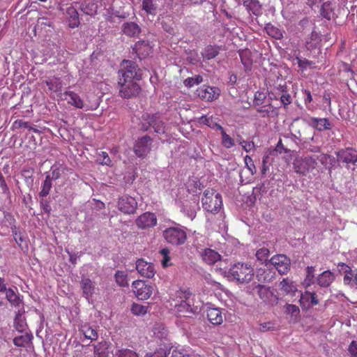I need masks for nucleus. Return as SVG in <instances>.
I'll return each instance as SVG.
<instances>
[{
	"label": "nucleus",
	"instance_id": "nucleus-46",
	"mask_svg": "<svg viewBox=\"0 0 357 357\" xmlns=\"http://www.w3.org/2000/svg\"><path fill=\"white\" fill-rule=\"evenodd\" d=\"M203 78L201 75H197L195 77H188L183 81V84L188 88L192 87L195 85H197L202 83Z\"/></svg>",
	"mask_w": 357,
	"mask_h": 357
},
{
	"label": "nucleus",
	"instance_id": "nucleus-41",
	"mask_svg": "<svg viewBox=\"0 0 357 357\" xmlns=\"http://www.w3.org/2000/svg\"><path fill=\"white\" fill-rule=\"evenodd\" d=\"M287 314L291 317V319L295 321L300 314L299 307L293 304H287L284 306Z\"/></svg>",
	"mask_w": 357,
	"mask_h": 357
},
{
	"label": "nucleus",
	"instance_id": "nucleus-57",
	"mask_svg": "<svg viewBox=\"0 0 357 357\" xmlns=\"http://www.w3.org/2000/svg\"><path fill=\"white\" fill-rule=\"evenodd\" d=\"M142 9L148 14H153L155 10V7L153 3V0H143Z\"/></svg>",
	"mask_w": 357,
	"mask_h": 357
},
{
	"label": "nucleus",
	"instance_id": "nucleus-13",
	"mask_svg": "<svg viewBox=\"0 0 357 357\" xmlns=\"http://www.w3.org/2000/svg\"><path fill=\"white\" fill-rule=\"evenodd\" d=\"M337 160L346 164L357 162V151L353 148H346L336 152Z\"/></svg>",
	"mask_w": 357,
	"mask_h": 357
},
{
	"label": "nucleus",
	"instance_id": "nucleus-40",
	"mask_svg": "<svg viewBox=\"0 0 357 357\" xmlns=\"http://www.w3.org/2000/svg\"><path fill=\"white\" fill-rule=\"evenodd\" d=\"M344 272L346 274L344 277V282L349 284L353 281L357 285V271H352L350 267L346 266Z\"/></svg>",
	"mask_w": 357,
	"mask_h": 357
},
{
	"label": "nucleus",
	"instance_id": "nucleus-4",
	"mask_svg": "<svg viewBox=\"0 0 357 357\" xmlns=\"http://www.w3.org/2000/svg\"><path fill=\"white\" fill-rule=\"evenodd\" d=\"M119 74V79H125L126 81L140 80L142 78V70L135 62L130 60L122 61Z\"/></svg>",
	"mask_w": 357,
	"mask_h": 357
},
{
	"label": "nucleus",
	"instance_id": "nucleus-5",
	"mask_svg": "<svg viewBox=\"0 0 357 357\" xmlns=\"http://www.w3.org/2000/svg\"><path fill=\"white\" fill-rule=\"evenodd\" d=\"M317 158L311 155L298 157L294 162V167L296 173L306 174L314 169L317 165Z\"/></svg>",
	"mask_w": 357,
	"mask_h": 357
},
{
	"label": "nucleus",
	"instance_id": "nucleus-63",
	"mask_svg": "<svg viewBox=\"0 0 357 357\" xmlns=\"http://www.w3.org/2000/svg\"><path fill=\"white\" fill-rule=\"evenodd\" d=\"M171 357H199L197 354H188L178 350H173Z\"/></svg>",
	"mask_w": 357,
	"mask_h": 357
},
{
	"label": "nucleus",
	"instance_id": "nucleus-37",
	"mask_svg": "<svg viewBox=\"0 0 357 357\" xmlns=\"http://www.w3.org/2000/svg\"><path fill=\"white\" fill-rule=\"evenodd\" d=\"M48 89L52 92H58L61 90V82L59 78L53 77L44 82Z\"/></svg>",
	"mask_w": 357,
	"mask_h": 357
},
{
	"label": "nucleus",
	"instance_id": "nucleus-8",
	"mask_svg": "<svg viewBox=\"0 0 357 357\" xmlns=\"http://www.w3.org/2000/svg\"><path fill=\"white\" fill-rule=\"evenodd\" d=\"M163 235L167 242L174 245L183 244L186 240L185 232L178 227H170L165 229Z\"/></svg>",
	"mask_w": 357,
	"mask_h": 357
},
{
	"label": "nucleus",
	"instance_id": "nucleus-53",
	"mask_svg": "<svg viewBox=\"0 0 357 357\" xmlns=\"http://www.w3.org/2000/svg\"><path fill=\"white\" fill-rule=\"evenodd\" d=\"M244 162L245 167L249 170L250 174L252 175H255L257 173V169L252 158L249 155H245V157L244 158Z\"/></svg>",
	"mask_w": 357,
	"mask_h": 357
},
{
	"label": "nucleus",
	"instance_id": "nucleus-20",
	"mask_svg": "<svg viewBox=\"0 0 357 357\" xmlns=\"http://www.w3.org/2000/svg\"><path fill=\"white\" fill-rule=\"evenodd\" d=\"M256 278L261 282H269L275 278V272L267 268H260L257 270Z\"/></svg>",
	"mask_w": 357,
	"mask_h": 357
},
{
	"label": "nucleus",
	"instance_id": "nucleus-27",
	"mask_svg": "<svg viewBox=\"0 0 357 357\" xmlns=\"http://www.w3.org/2000/svg\"><path fill=\"white\" fill-rule=\"evenodd\" d=\"M238 54L245 70H250L252 65V52L248 49L240 50Z\"/></svg>",
	"mask_w": 357,
	"mask_h": 357
},
{
	"label": "nucleus",
	"instance_id": "nucleus-7",
	"mask_svg": "<svg viewBox=\"0 0 357 357\" xmlns=\"http://www.w3.org/2000/svg\"><path fill=\"white\" fill-rule=\"evenodd\" d=\"M152 143L153 139L149 135L138 138L133 146L135 154L142 158L146 157L151 150Z\"/></svg>",
	"mask_w": 357,
	"mask_h": 357
},
{
	"label": "nucleus",
	"instance_id": "nucleus-39",
	"mask_svg": "<svg viewBox=\"0 0 357 357\" xmlns=\"http://www.w3.org/2000/svg\"><path fill=\"white\" fill-rule=\"evenodd\" d=\"M136 223H157V218L155 213L146 212L139 216Z\"/></svg>",
	"mask_w": 357,
	"mask_h": 357
},
{
	"label": "nucleus",
	"instance_id": "nucleus-64",
	"mask_svg": "<svg viewBox=\"0 0 357 357\" xmlns=\"http://www.w3.org/2000/svg\"><path fill=\"white\" fill-rule=\"evenodd\" d=\"M146 357H167V354L165 349H160L154 353L146 354Z\"/></svg>",
	"mask_w": 357,
	"mask_h": 357
},
{
	"label": "nucleus",
	"instance_id": "nucleus-45",
	"mask_svg": "<svg viewBox=\"0 0 357 357\" xmlns=\"http://www.w3.org/2000/svg\"><path fill=\"white\" fill-rule=\"evenodd\" d=\"M96 161L102 165L112 166V162L108 153L105 151H101L98 154Z\"/></svg>",
	"mask_w": 357,
	"mask_h": 357
},
{
	"label": "nucleus",
	"instance_id": "nucleus-21",
	"mask_svg": "<svg viewBox=\"0 0 357 357\" xmlns=\"http://www.w3.org/2000/svg\"><path fill=\"white\" fill-rule=\"evenodd\" d=\"M122 32L128 37L138 36L141 32L140 26L135 22H125L122 25Z\"/></svg>",
	"mask_w": 357,
	"mask_h": 357
},
{
	"label": "nucleus",
	"instance_id": "nucleus-48",
	"mask_svg": "<svg viewBox=\"0 0 357 357\" xmlns=\"http://www.w3.org/2000/svg\"><path fill=\"white\" fill-rule=\"evenodd\" d=\"M314 266H307L306 268V278L305 279V284L306 286H310L314 282Z\"/></svg>",
	"mask_w": 357,
	"mask_h": 357
},
{
	"label": "nucleus",
	"instance_id": "nucleus-22",
	"mask_svg": "<svg viewBox=\"0 0 357 357\" xmlns=\"http://www.w3.org/2000/svg\"><path fill=\"white\" fill-rule=\"evenodd\" d=\"M80 287L82 289L83 296L86 299H89L94 294L95 286L89 278H82L80 282Z\"/></svg>",
	"mask_w": 357,
	"mask_h": 357
},
{
	"label": "nucleus",
	"instance_id": "nucleus-31",
	"mask_svg": "<svg viewBox=\"0 0 357 357\" xmlns=\"http://www.w3.org/2000/svg\"><path fill=\"white\" fill-rule=\"evenodd\" d=\"M4 292L6 293V298L7 301L12 306H20V304L22 303V299L18 294L11 288H7Z\"/></svg>",
	"mask_w": 357,
	"mask_h": 357
},
{
	"label": "nucleus",
	"instance_id": "nucleus-23",
	"mask_svg": "<svg viewBox=\"0 0 357 357\" xmlns=\"http://www.w3.org/2000/svg\"><path fill=\"white\" fill-rule=\"evenodd\" d=\"M287 91H288L287 82L282 79H278L277 82H275V84L273 86V87L271 89V91H270V98L278 100V95Z\"/></svg>",
	"mask_w": 357,
	"mask_h": 357
},
{
	"label": "nucleus",
	"instance_id": "nucleus-3",
	"mask_svg": "<svg viewBox=\"0 0 357 357\" xmlns=\"http://www.w3.org/2000/svg\"><path fill=\"white\" fill-rule=\"evenodd\" d=\"M254 276V268L248 263H236L233 264L228 271V277L239 283H248Z\"/></svg>",
	"mask_w": 357,
	"mask_h": 357
},
{
	"label": "nucleus",
	"instance_id": "nucleus-26",
	"mask_svg": "<svg viewBox=\"0 0 357 357\" xmlns=\"http://www.w3.org/2000/svg\"><path fill=\"white\" fill-rule=\"evenodd\" d=\"M255 289L259 298L264 302H269L274 296L271 287L262 284L256 286Z\"/></svg>",
	"mask_w": 357,
	"mask_h": 357
},
{
	"label": "nucleus",
	"instance_id": "nucleus-6",
	"mask_svg": "<svg viewBox=\"0 0 357 357\" xmlns=\"http://www.w3.org/2000/svg\"><path fill=\"white\" fill-rule=\"evenodd\" d=\"M119 95L121 98L130 99L136 97L141 91L140 86L135 81L119 79L118 82Z\"/></svg>",
	"mask_w": 357,
	"mask_h": 357
},
{
	"label": "nucleus",
	"instance_id": "nucleus-62",
	"mask_svg": "<svg viewBox=\"0 0 357 357\" xmlns=\"http://www.w3.org/2000/svg\"><path fill=\"white\" fill-rule=\"evenodd\" d=\"M239 144L241 145L243 149L246 152H250L251 150L254 149L255 147V143L253 142H248L244 139H242V142H239Z\"/></svg>",
	"mask_w": 357,
	"mask_h": 357
},
{
	"label": "nucleus",
	"instance_id": "nucleus-17",
	"mask_svg": "<svg viewBox=\"0 0 357 357\" xmlns=\"http://www.w3.org/2000/svg\"><path fill=\"white\" fill-rule=\"evenodd\" d=\"M206 316L212 324L220 325L223 322L222 313L218 307H208L206 309Z\"/></svg>",
	"mask_w": 357,
	"mask_h": 357
},
{
	"label": "nucleus",
	"instance_id": "nucleus-59",
	"mask_svg": "<svg viewBox=\"0 0 357 357\" xmlns=\"http://www.w3.org/2000/svg\"><path fill=\"white\" fill-rule=\"evenodd\" d=\"M270 166V154L266 153L262 158V167L261 169V173L262 175H265L266 172L269 170Z\"/></svg>",
	"mask_w": 357,
	"mask_h": 357
},
{
	"label": "nucleus",
	"instance_id": "nucleus-1",
	"mask_svg": "<svg viewBox=\"0 0 357 357\" xmlns=\"http://www.w3.org/2000/svg\"><path fill=\"white\" fill-rule=\"evenodd\" d=\"M202 204L205 211L216 214L222 208V195L213 188H207L203 192Z\"/></svg>",
	"mask_w": 357,
	"mask_h": 357
},
{
	"label": "nucleus",
	"instance_id": "nucleus-55",
	"mask_svg": "<svg viewBox=\"0 0 357 357\" xmlns=\"http://www.w3.org/2000/svg\"><path fill=\"white\" fill-rule=\"evenodd\" d=\"M257 112L261 114L262 117H269L271 114L274 112L273 107L271 104L266 105L260 107Z\"/></svg>",
	"mask_w": 357,
	"mask_h": 357
},
{
	"label": "nucleus",
	"instance_id": "nucleus-2",
	"mask_svg": "<svg viewBox=\"0 0 357 357\" xmlns=\"http://www.w3.org/2000/svg\"><path fill=\"white\" fill-rule=\"evenodd\" d=\"M171 305L176 312L183 313L184 316H186L185 314L195 312L191 294L186 291H177Z\"/></svg>",
	"mask_w": 357,
	"mask_h": 357
},
{
	"label": "nucleus",
	"instance_id": "nucleus-36",
	"mask_svg": "<svg viewBox=\"0 0 357 357\" xmlns=\"http://www.w3.org/2000/svg\"><path fill=\"white\" fill-rule=\"evenodd\" d=\"M153 333L155 338L160 340L161 342L165 340L168 335L167 330L162 325H155L153 327Z\"/></svg>",
	"mask_w": 357,
	"mask_h": 357
},
{
	"label": "nucleus",
	"instance_id": "nucleus-51",
	"mask_svg": "<svg viewBox=\"0 0 357 357\" xmlns=\"http://www.w3.org/2000/svg\"><path fill=\"white\" fill-rule=\"evenodd\" d=\"M115 355L117 357H139L136 352L128 349H119L116 351Z\"/></svg>",
	"mask_w": 357,
	"mask_h": 357
},
{
	"label": "nucleus",
	"instance_id": "nucleus-30",
	"mask_svg": "<svg viewBox=\"0 0 357 357\" xmlns=\"http://www.w3.org/2000/svg\"><path fill=\"white\" fill-rule=\"evenodd\" d=\"M280 289L286 294H294L297 291L296 284L290 279H283L280 283Z\"/></svg>",
	"mask_w": 357,
	"mask_h": 357
},
{
	"label": "nucleus",
	"instance_id": "nucleus-54",
	"mask_svg": "<svg viewBox=\"0 0 357 357\" xmlns=\"http://www.w3.org/2000/svg\"><path fill=\"white\" fill-rule=\"evenodd\" d=\"M278 99H280V102L284 107L290 105L292 102V98L288 91L278 95Z\"/></svg>",
	"mask_w": 357,
	"mask_h": 357
},
{
	"label": "nucleus",
	"instance_id": "nucleus-24",
	"mask_svg": "<svg viewBox=\"0 0 357 357\" xmlns=\"http://www.w3.org/2000/svg\"><path fill=\"white\" fill-rule=\"evenodd\" d=\"M335 277L330 271H324L317 278V284L321 287H328L333 282Z\"/></svg>",
	"mask_w": 357,
	"mask_h": 357
},
{
	"label": "nucleus",
	"instance_id": "nucleus-49",
	"mask_svg": "<svg viewBox=\"0 0 357 357\" xmlns=\"http://www.w3.org/2000/svg\"><path fill=\"white\" fill-rule=\"evenodd\" d=\"M148 307L138 303H133L131 311L135 315H144L147 312Z\"/></svg>",
	"mask_w": 357,
	"mask_h": 357
},
{
	"label": "nucleus",
	"instance_id": "nucleus-19",
	"mask_svg": "<svg viewBox=\"0 0 357 357\" xmlns=\"http://www.w3.org/2000/svg\"><path fill=\"white\" fill-rule=\"evenodd\" d=\"M151 49L149 44L144 40L137 42L133 47V51L139 59H144L149 56Z\"/></svg>",
	"mask_w": 357,
	"mask_h": 357
},
{
	"label": "nucleus",
	"instance_id": "nucleus-50",
	"mask_svg": "<svg viewBox=\"0 0 357 357\" xmlns=\"http://www.w3.org/2000/svg\"><path fill=\"white\" fill-rule=\"evenodd\" d=\"M160 254L162 256V259L161 260L162 265L164 268L170 266L172 264L169 263L170 257H169V250L168 248H162L160 251Z\"/></svg>",
	"mask_w": 357,
	"mask_h": 357
},
{
	"label": "nucleus",
	"instance_id": "nucleus-42",
	"mask_svg": "<svg viewBox=\"0 0 357 357\" xmlns=\"http://www.w3.org/2000/svg\"><path fill=\"white\" fill-rule=\"evenodd\" d=\"M52 187V181L50 179L49 176H45V181L43 183L41 190L39 192V195L41 197H45L47 196L50 192V190Z\"/></svg>",
	"mask_w": 357,
	"mask_h": 357
},
{
	"label": "nucleus",
	"instance_id": "nucleus-52",
	"mask_svg": "<svg viewBox=\"0 0 357 357\" xmlns=\"http://www.w3.org/2000/svg\"><path fill=\"white\" fill-rule=\"evenodd\" d=\"M61 173L62 171L61 170V169L59 167H56L55 165H54L53 167H51L50 172L47 173L46 176H49L50 179L51 181H55L61 177Z\"/></svg>",
	"mask_w": 357,
	"mask_h": 357
},
{
	"label": "nucleus",
	"instance_id": "nucleus-47",
	"mask_svg": "<svg viewBox=\"0 0 357 357\" xmlns=\"http://www.w3.org/2000/svg\"><path fill=\"white\" fill-rule=\"evenodd\" d=\"M116 282L121 287H126L128 285L127 274L123 271H118L115 274Z\"/></svg>",
	"mask_w": 357,
	"mask_h": 357
},
{
	"label": "nucleus",
	"instance_id": "nucleus-12",
	"mask_svg": "<svg viewBox=\"0 0 357 357\" xmlns=\"http://www.w3.org/2000/svg\"><path fill=\"white\" fill-rule=\"evenodd\" d=\"M137 202L133 197L123 195L119 198L118 202L119 209L126 214H132L137 208Z\"/></svg>",
	"mask_w": 357,
	"mask_h": 357
},
{
	"label": "nucleus",
	"instance_id": "nucleus-14",
	"mask_svg": "<svg viewBox=\"0 0 357 357\" xmlns=\"http://www.w3.org/2000/svg\"><path fill=\"white\" fill-rule=\"evenodd\" d=\"M136 269L141 276L151 278L155 275L154 266L148 263L142 259H138L136 262Z\"/></svg>",
	"mask_w": 357,
	"mask_h": 357
},
{
	"label": "nucleus",
	"instance_id": "nucleus-18",
	"mask_svg": "<svg viewBox=\"0 0 357 357\" xmlns=\"http://www.w3.org/2000/svg\"><path fill=\"white\" fill-rule=\"evenodd\" d=\"M309 125L319 131L331 128V123L326 118L311 117L309 120Z\"/></svg>",
	"mask_w": 357,
	"mask_h": 357
},
{
	"label": "nucleus",
	"instance_id": "nucleus-25",
	"mask_svg": "<svg viewBox=\"0 0 357 357\" xmlns=\"http://www.w3.org/2000/svg\"><path fill=\"white\" fill-rule=\"evenodd\" d=\"M80 9L84 14L92 16L97 13L98 5L94 0H85L81 3Z\"/></svg>",
	"mask_w": 357,
	"mask_h": 357
},
{
	"label": "nucleus",
	"instance_id": "nucleus-9",
	"mask_svg": "<svg viewBox=\"0 0 357 357\" xmlns=\"http://www.w3.org/2000/svg\"><path fill=\"white\" fill-rule=\"evenodd\" d=\"M196 94L203 101L212 102L218 98L220 90L218 87L203 85L196 90Z\"/></svg>",
	"mask_w": 357,
	"mask_h": 357
},
{
	"label": "nucleus",
	"instance_id": "nucleus-11",
	"mask_svg": "<svg viewBox=\"0 0 357 357\" xmlns=\"http://www.w3.org/2000/svg\"><path fill=\"white\" fill-rule=\"evenodd\" d=\"M132 290L139 300H146L152 294V287L146 284L143 280L134 281L132 282Z\"/></svg>",
	"mask_w": 357,
	"mask_h": 357
},
{
	"label": "nucleus",
	"instance_id": "nucleus-16",
	"mask_svg": "<svg viewBox=\"0 0 357 357\" xmlns=\"http://www.w3.org/2000/svg\"><path fill=\"white\" fill-rule=\"evenodd\" d=\"M66 20L70 28L74 29L78 27L80 21L79 13L75 8L73 6H69L66 9Z\"/></svg>",
	"mask_w": 357,
	"mask_h": 357
},
{
	"label": "nucleus",
	"instance_id": "nucleus-28",
	"mask_svg": "<svg viewBox=\"0 0 357 357\" xmlns=\"http://www.w3.org/2000/svg\"><path fill=\"white\" fill-rule=\"evenodd\" d=\"M65 98L67 99V96L70 98V100H68V102L78 109H82L84 107V101L79 97L78 94L73 91H66L63 93Z\"/></svg>",
	"mask_w": 357,
	"mask_h": 357
},
{
	"label": "nucleus",
	"instance_id": "nucleus-60",
	"mask_svg": "<svg viewBox=\"0 0 357 357\" xmlns=\"http://www.w3.org/2000/svg\"><path fill=\"white\" fill-rule=\"evenodd\" d=\"M296 60H297L298 67L302 70H305L307 68L311 67L313 64H314L312 61H309L306 59H301L299 57H296Z\"/></svg>",
	"mask_w": 357,
	"mask_h": 357
},
{
	"label": "nucleus",
	"instance_id": "nucleus-61",
	"mask_svg": "<svg viewBox=\"0 0 357 357\" xmlns=\"http://www.w3.org/2000/svg\"><path fill=\"white\" fill-rule=\"evenodd\" d=\"M266 96L264 93L257 91L255 94L253 103L255 106L261 105L266 99Z\"/></svg>",
	"mask_w": 357,
	"mask_h": 357
},
{
	"label": "nucleus",
	"instance_id": "nucleus-33",
	"mask_svg": "<svg viewBox=\"0 0 357 357\" xmlns=\"http://www.w3.org/2000/svg\"><path fill=\"white\" fill-rule=\"evenodd\" d=\"M79 331L84 335L85 338L95 340L98 337V333L95 329L88 324H82L79 328Z\"/></svg>",
	"mask_w": 357,
	"mask_h": 357
},
{
	"label": "nucleus",
	"instance_id": "nucleus-32",
	"mask_svg": "<svg viewBox=\"0 0 357 357\" xmlns=\"http://www.w3.org/2000/svg\"><path fill=\"white\" fill-rule=\"evenodd\" d=\"M198 122L200 124L206 125L212 129H215L220 131L223 129V127L218 123L213 116H202L199 119Z\"/></svg>",
	"mask_w": 357,
	"mask_h": 357
},
{
	"label": "nucleus",
	"instance_id": "nucleus-34",
	"mask_svg": "<svg viewBox=\"0 0 357 357\" xmlns=\"http://www.w3.org/2000/svg\"><path fill=\"white\" fill-rule=\"evenodd\" d=\"M33 339V335L28 333L15 337L13 339V344L20 347H26Z\"/></svg>",
	"mask_w": 357,
	"mask_h": 357
},
{
	"label": "nucleus",
	"instance_id": "nucleus-35",
	"mask_svg": "<svg viewBox=\"0 0 357 357\" xmlns=\"http://www.w3.org/2000/svg\"><path fill=\"white\" fill-rule=\"evenodd\" d=\"M146 116L148 119L151 120L152 127L154 128L155 132L159 134L165 132L164 123L158 119L157 116H150L149 114H146Z\"/></svg>",
	"mask_w": 357,
	"mask_h": 357
},
{
	"label": "nucleus",
	"instance_id": "nucleus-10",
	"mask_svg": "<svg viewBox=\"0 0 357 357\" xmlns=\"http://www.w3.org/2000/svg\"><path fill=\"white\" fill-rule=\"evenodd\" d=\"M269 264L272 265L278 272L281 274H286L290 270V259L284 255H277L271 257Z\"/></svg>",
	"mask_w": 357,
	"mask_h": 357
},
{
	"label": "nucleus",
	"instance_id": "nucleus-43",
	"mask_svg": "<svg viewBox=\"0 0 357 357\" xmlns=\"http://www.w3.org/2000/svg\"><path fill=\"white\" fill-rule=\"evenodd\" d=\"M222 135V145L226 149H230L235 145L234 139L227 135L223 128L220 130Z\"/></svg>",
	"mask_w": 357,
	"mask_h": 357
},
{
	"label": "nucleus",
	"instance_id": "nucleus-15",
	"mask_svg": "<svg viewBox=\"0 0 357 357\" xmlns=\"http://www.w3.org/2000/svg\"><path fill=\"white\" fill-rule=\"evenodd\" d=\"M202 260L207 264L212 265L221 259L220 255L211 248L203 249L200 252Z\"/></svg>",
	"mask_w": 357,
	"mask_h": 357
},
{
	"label": "nucleus",
	"instance_id": "nucleus-38",
	"mask_svg": "<svg viewBox=\"0 0 357 357\" xmlns=\"http://www.w3.org/2000/svg\"><path fill=\"white\" fill-rule=\"evenodd\" d=\"M321 15L328 20L333 17L334 12L331 2L327 1L322 4L321 8Z\"/></svg>",
	"mask_w": 357,
	"mask_h": 357
},
{
	"label": "nucleus",
	"instance_id": "nucleus-44",
	"mask_svg": "<svg viewBox=\"0 0 357 357\" xmlns=\"http://www.w3.org/2000/svg\"><path fill=\"white\" fill-rule=\"evenodd\" d=\"M267 33L271 37L280 40L283 38L282 31L273 25L268 24L266 27Z\"/></svg>",
	"mask_w": 357,
	"mask_h": 357
},
{
	"label": "nucleus",
	"instance_id": "nucleus-29",
	"mask_svg": "<svg viewBox=\"0 0 357 357\" xmlns=\"http://www.w3.org/2000/svg\"><path fill=\"white\" fill-rule=\"evenodd\" d=\"M220 50L219 46L208 45L203 49L201 54L204 59L211 60L219 54Z\"/></svg>",
	"mask_w": 357,
	"mask_h": 357
},
{
	"label": "nucleus",
	"instance_id": "nucleus-58",
	"mask_svg": "<svg viewBox=\"0 0 357 357\" xmlns=\"http://www.w3.org/2000/svg\"><path fill=\"white\" fill-rule=\"evenodd\" d=\"M36 26L41 29H45L47 26L53 27V22L46 17H39Z\"/></svg>",
	"mask_w": 357,
	"mask_h": 357
},
{
	"label": "nucleus",
	"instance_id": "nucleus-56",
	"mask_svg": "<svg viewBox=\"0 0 357 357\" xmlns=\"http://www.w3.org/2000/svg\"><path fill=\"white\" fill-rule=\"evenodd\" d=\"M269 250L267 248H263L258 250L256 252V257L260 261H266L269 256Z\"/></svg>",
	"mask_w": 357,
	"mask_h": 357
}]
</instances>
